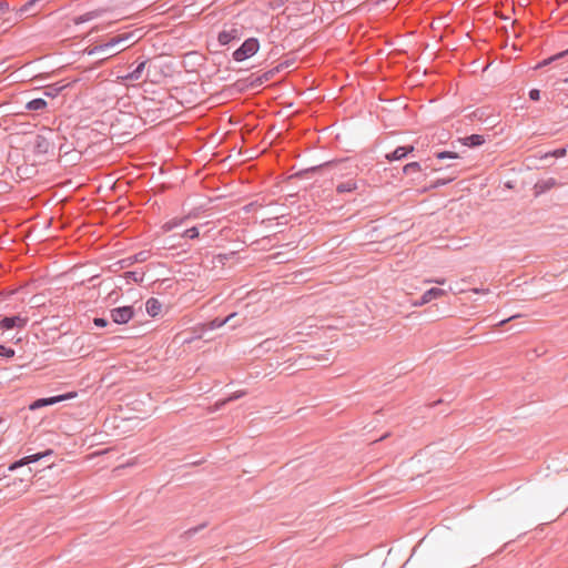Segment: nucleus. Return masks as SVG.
I'll return each instance as SVG.
<instances>
[{
  "mask_svg": "<svg viewBox=\"0 0 568 568\" xmlns=\"http://www.w3.org/2000/svg\"><path fill=\"white\" fill-rule=\"evenodd\" d=\"M260 49V43L257 39L250 38L244 41V43L234 51L233 58L235 61H244L251 57H253Z\"/></svg>",
  "mask_w": 568,
  "mask_h": 568,
  "instance_id": "obj_1",
  "label": "nucleus"
},
{
  "mask_svg": "<svg viewBox=\"0 0 568 568\" xmlns=\"http://www.w3.org/2000/svg\"><path fill=\"white\" fill-rule=\"evenodd\" d=\"M75 397H77V393L75 392H70V393H67V394H63V395H59V396H53V397H49V398H40V399L34 400L29 406V408L31 410H36V409L41 408L43 406L53 405V404H57V403H60V402H63V400H68V399H72V398H75Z\"/></svg>",
  "mask_w": 568,
  "mask_h": 568,
  "instance_id": "obj_2",
  "label": "nucleus"
},
{
  "mask_svg": "<svg viewBox=\"0 0 568 568\" xmlns=\"http://www.w3.org/2000/svg\"><path fill=\"white\" fill-rule=\"evenodd\" d=\"M133 316V310L131 306L118 307L111 311V318L116 324H125Z\"/></svg>",
  "mask_w": 568,
  "mask_h": 568,
  "instance_id": "obj_3",
  "label": "nucleus"
},
{
  "mask_svg": "<svg viewBox=\"0 0 568 568\" xmlns=\"http://www.w3.org/2000/svg\"><path fill=\"white\" fill-rule=\"evenodd\" d=\"M445 294H446V292L444 290L438 288V287H432L423 294V296L420 297L419 301L414 302L413 306H416V307L423 306V305L432 302L433 300L443 297Z\"/></svg>",
  "mask_w": 568,
  "mask_h": 568,
  "instance_id": "obj_4",
  "label": "nucleus"
},
{
  "mask_svg": "<svg viewBox=\"0 0 568 568\" xmlns=\"http://www.w3.org/2000/svg\"><path fill=\"white\" fill-rule=\"evenodd\" d=\"M132 37L131 33L126 34H120L114 38H112L110 41L105 42L104 44L97 45L91 52H106L108 50L114 48L115 45L123 43L128 41Z\"/></svg>",
  "mask_w": 568,
  "mask_h": 568,
  "instance_id": "obj_5",
  "label": "nucleus"
},
{
  "mask_svg": "<svg viewBox=\"0 0 568 568\" xmlns=\"http://www.w3.org/2000/svg\"><path fill=\"white\" fill-rule=\"evenodd\" d=\"M27 323H28V317L17 315V316H12V317H4L0 322V326L3 329H11L14 327L22 328L27 325Z\"/></svg>",
  "mask_w": 568,
  "mask_h": 568,
  "instance_id": "obj_6",
  "label": "nucleus"
},
{
  "mask_svg": "<svg viewBox=\"0 0 568 568\" xmlns=\"http://www.w3.org/2000/svg\"><path fill=\"white\" fill-rule=\"evenodd\" d=\"M52 450H47L44 453H38V454H34V455H29V456H26L23 458H21L20 460L11 464L9 466V470H16L18 469L19 467H22L24 465H29L31 463H36L38 460H40L41 458L48 456V455H51Z\"/></svg>",
  "mask_w": 568,
  "mask_h": 568,
  "instance_id": "obj_7",
  "label": "nucleus"
},
{
  "mask_svg": "<svg viewBox=\"0 0 568 568\" xmlns=\"http://www.w3.org/2000/svg\"><path fill=\"white\" fill-rule=\"evenodd\" d=\"M358 189L357 181L355 179H348L346 181L338 182L336 184V192L339 194L351 193Z\"/></svg>",
  "mask_w": 568,
  "mask_h": 568,
  "instance_id": "obj_8",
  "label": "nucleus"
},
{
  "mask_svg": "<svg viewBox=\"0 0 568 568\" xmlns=\"http://www.w3.org/2000/svg\"><path fill=\"white\" fill-rule=\"evenodd\" d=\"M414 151V146H398L392 153L386 155L388 161H396L405 158L408 153Z\"/></svg>",
  "mask_w": 568,
  "mask_h": 568,
  "instance_id": "obj_9",
  "label": "nucleus"
},
{
  "mask_svg": "<svg viewBox=\"0 0 568 568\" xmlns=\"http://www.w3.org/2000/svg\"><path fill=\"white\" fill-rule=\"evenodd\" d=\"M145 308H146L148 314L154 317L160 314V312L162 310V305L158 300L150 298L145 303Z\"/></svg>",
  "mask_w": 568,
  "mask_h": 568,
  "instance_id": "obj_10",
  "label": "nucleus"
},
{
  "mask_svg": "<svg viewBox=\"0 0 568 568\" xmlns=\"http://www.w3.org/2000/svg\"><path fill=\"white\" fill-rule=\"evenodd\" d=\"M11 486H18L19 489H18L16 496H21V495L26 494L29 490L30 481L29 480H24L22 478H16L9 485V487H11Z\"/></svg>",
  "mask_w": 568,
  "mask_h": 568,
  "instance_id": "obj_11",
  "label": "nucleus"
},
{
  "mask_svg": "<svg viewBox=\"0 0 568 568\" xmlns=\"http://www.w3.org/2000/svg\"><path fill=\"white\" fill-rule=\"evenodd\" d=\"M144 67H145V62L143 61V62H141L136 67V69L133 72H131V73H129L126 75L119 77V79L122 80V81L139 80L141 78V74L143 72V70H144Z\"/></svg>",
  "mask_w": 568,
  "mask_h": 568,
  "instance_id": "obj_12",
  "label": "nucleus"
},
{
  "mask_svg": "<svg viewBox=\"0 0 568 568\" xmlns=\"http://www.w3.org/2000/svg\"><path fill=\"white\" fill-rule=\"evenodd\" d=\"M236 38V30L232 29L230 31H223L219 34V41L221 44L225 45Z\"/></svg>",
  "mask_w": 568,
  "mask_h": 568,
  "instance_id": "obj_13",
  "label": "nucleus"
},
{
  "mask_svg": "<svg viewBox=\"0 0 568 568\" xmlns=\"http://www.w3.org/2000/svg\"><path fill=\"white\" fill-rule=\"evenodd\" d=\"M484 142H485L484 138L478 134H473V135L464 139V144L470 145V146H478V145H481Z\"/></svg>",
  "mask_w": 568,
  "mask_h": 568,
  "instance_id": "obj_14",
  "label": "nucleus"
},
{
  "mask_svg": "<svg viewBox=\"0 0 568 568\" xmlns=\"http://www.w3.org/2000/svg\"><path fill=\"white\" fill-rule=\"evenodd\" d=\"M47 106V102L43 99H34L27 103V109L32 111L42 110Z\"/></svg>",
  "mask_w": 568,
  "mask_h": 568,
  "instance_id": "obj_15",
  "label": "nucleus"
},
{
  "mask_svg": "<svg viewBox=\"0 0 568 568\" xmlns=\"http://www.w3.org/2000/svg\"><path fill=\"white\" fill-rule=\"evenodd\" d=\"M420 170H422V168L418 162H412L404 166V173H406V174L416 173V172H419Z\"/></svg>",
  "mask_w": 568,
  "mask_h": 568,
  "instance_id": "obj_16",
  "label": "nucleus"
},
{
  "mask_svg": "<svg viewBox=\"0 0 568 568\" xmlns=\"http://www.w3.org/2000/svg\"><path fill=\"white\" fill-rule=\"evenodd\" d=\"M184 237L196 239L199 236L197 227H191L183 233Z\"/></svg>",
  "mask_w": 568,
  "mask_h": 568,
  "instance_id": "obj_17",
  "label": "nucleus"
},
{
  "mask_svg": "<svg viewBox=\"0 0 568 568\" xmlns=\"http://www.w3.org/2000/svg\"><path fill=\"white\" fill-rule=\"evenodd\" d=\"M437 158L440 159V160H444V159H456V158H458V155L456 153H454V152L444 151V152L437 153Z\"/></svg>",
  "mask_w": 568,
  "mask_h": 568,
  "instance_id": "obj_18",
  "label": "nucleus"
},
{
  "mask_svg": "<svg viewBox=\"0 0 568 568\" xmlns=\"http://www.w3.org/2000/svg\"><path fill=\"white\" fill-rule=\"evenodd\" d=\"M0 355L6 357H12L14 355V351L3 345H0Z\"/></svg>",
  "mask_w": 568,
  "mask_h": 568,
  "instance_id": "obj_19",
  "label": "nucleus"
},
{
  "mask_svg": "<svg viewBox=\"0 0 568 568\" xmlns=\"http://www.w3.org/2000/svg\"><path fill=\"white\" fill-rule=\"evenodd\" d=\"M95 17V13L94 12H90V13H87L82 17H80L78 20H77V23L79 22H84V21H89L91 19H93Z\"/></svg>",
  "mask_w": 568,
  "mask_h": 568,
  "instance_id": "obj_20",
  "label": "nucleus"
},
{
  "mask_svg": "<svg viewBox=\"0 0 568 568\" xmlns=\"http://www.w3.org/2000/svg\"><path fill=\"white\" fill-rule=\"evenodd\" d=\"M529 97H530V99H531V100H535V101L539 100V98H540V92H539V90H537V89H532V90L529 92Z\"/></svg>",
  "mask_w": 568,
  "mask_h": 568,
  "instance_id": "obj_21",
  "label": "nucleus"
},
{
  "mask_svg": "<svg viewBox=\"0 0 568 568\" xmlns=\"http://www.w3.org/2000/svg\"><path fill=\"white\" fill-rule=\"evenodd\" d=\"M555 185H556L555 179H548L547 181L544 182L542 187L544 189H550V187H552Z\"/></svg>",
  "mask_w": 568,
  "mask_h": 568,
  "instance_id": "obj_22",
  "label": "nucleus"
},
{
  "mask_svg": "<svg viewBox=\"0 0 568 568\" xmlns=\"http://www.w3.org/2000/svg\"><path fill=\"white\" fill-rule=\"evenodd\" d=\"M94 324L99 327H104L106 325V321L104 318H94Z\"/></svg>",
  "mask_w": 568,
  "mask_h": 568,
  "instance_id": "obj_23",
  "label": "nucleus"
},
{
  "mask_svg": "<svg viewBox=\"0 0 568 568\" xmlns=\"http://www.w3.org/2000/svg\"><path fill=\"white\" fill-rule=\"evenodd\" d=\"M445 278H436V280H425V283H436V284H439V285H443L445 284Z\"/></svg>",
  "mask_w": 568,
  "mask_h": 568,
  "instance_id": "obj_24",
  "label": "nucleus"
},
{
  "mask_svg": "<svg viewBox=\"0 0 568 568\" xmlns=\"http://www.w3.org/2000/svg\"><path fill=\"white\" fill-rule=\"evenodd\" d=\"M567 53H568V50H567V51H565V52H561V53H559V54H557V55H555V57H552V58H550V59H548V60H545V61L542 62V64H548L550 61H552V60H555V59H557V58H559V57H562V55H565V54H567Z\"/></svg>",
  "mask_w": 568,
  "mask_h": 568,
  "instance_id": "obj_25",
  "label": "nucleus"
},
{
  "mask_svg": "<svg viewBox=\"0 0 568 568\" xmlns=\"http://www.w3.org/2000/svg\"><path fill=\"white\" fill-rule=\"evenodd\" d=\"M236 314L235 313H232L230 314L223 322L221 323H217V326H222L224 324H226L227 322H230L231 320H233V317L235 316Z\"/></svg>",
  "mask_w": 568,
  "mask_h": 568,
  "instance_id": "obj_26",
  "label": "nucleus"
},
{
  "mask_svg": "<svg viewBox=\"0 0 568 568\" xmlns=\"http://www.w3.org/2000/svg\"><path fill=\"white\" fill-rule=\"evenodd\" d=\"M244 394H245L244 392H236L232 396H230V398L227 400L237 399V398L242 397Z\"/></svg>",
  "mask_w": 568,
  "mask_h": 568,
  "instance_id": "obj_27",
  "label": "nucleus"
},
{
  "mask_svg": "<svg viewBox=\"0 0 568 568\" xmlns=\"http://www.w3.org/2000/svg\"><path fill=\"white\" fill-rule=\"evenodd\" d=\"M565 154H566V150L565 149H559V150H556L554 152V155L557 156V158L558 156H564Z\"/></svg>",
  "mask_w": 568,
  "mask_h": 568,
  "instance_id": "obj_28",
  "label": "nucleus"
},
{
  "mask_svg": "<svg viewBox=\"0 0 568 568\" xmlns=\"http://www.w3.org/2000/svg\"><path fill=\"white\" fill-rule=\"evenodd\" d=\"M473 292L476 293V294H479V293L487 294L488 290L474 288Z\"/></svg>",
  "mask_w": 568,
  "mask_h": 568,
  "instance_id": "obj_29",
  "label": "nucleus"
},
{
  "mask_svg": "<svg viewBox=\"0 0 568 568\" xmlns=\"http://www.w3.org/2000/svg\"><path fill=\"white\" fill-rule=\"evenodd\" d=\"M172 227H173V224L171 222L163 225V229L165 231H170V230H172Z\"/></svg>",
  "mask_w": 568,
  "mask_h": 568,
  "instance_id": "obj_30",
  "label": "nucleus"
},
{
  "mask_svg": "<svg viewBox=\"0 0 568 568\" xmlns=\"http://www.w3.org/2000/svg\"><path fill=\"white\" fill-rule=\"evenodd\" d=\"M516 317H518V315H514V316H511V317H509V318H506V320H504V321H501V322H500V325H503V324H505V323H507V322H509V321H511V320H514V318H516Z\"/></svg>",
  "mask_w": 568,
  "mask_h": 568,
  "instance_id": "obj_31",
  "label": "nucleus"
},
{
  "mask_svg": "<svg viewBox=\"0 0 568 568\" xmlns=\"http://www.w3.org/2000/svg\"><path fill=\"white\" fill-rule=\"evenodd\" d=\"M45 94L47 95H52V91H47Z\"/></svg>",
  "mask_w": 568,
  "mask_h": 568,
  "instance_id": "obj_32",
  "label": "nucleus"
},
{
  "mask_svg": "<svg viewBox=\"0 0 568 568\" xmlns=\"http://www.w3.org/2000/svg\"><path fill=\"white\" fill-rule=\"evenodd\" d=\"M129 276H134L135 273L134 272H131V273H128Z\"/></svg>",
  "mask_w": 568,
  "mask_h": 568,
  "instance_id": "obj_33",
  "label": "nucleus"
}]
</instances>
